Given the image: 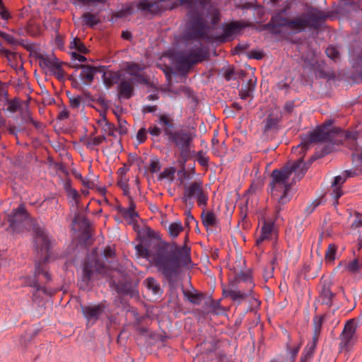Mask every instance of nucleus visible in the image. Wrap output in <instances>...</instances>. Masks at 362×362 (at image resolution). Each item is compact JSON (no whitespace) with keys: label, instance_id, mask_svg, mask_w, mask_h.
<instances>
[{"label":"nucleus","instance_id":"nucleus-52","mask_svg":"<svg viewBox=\"0 0 362 362\" xmlns=\"http://www.w3.org/2000/svg\"><path fill=\"white\" fill-rule=\"evenodd\" d=\"M197 160L201 165L206 166L208 165L209 158H208V157L205 156V155L202 151H199L197 153Z\"/></svg>","mask_w":362,"mask_h":362},{"label":"nucleus","instance_id":"nucleus-21","mask_svg":"<svg viewBox=\"0 0 362 362\" xmlns=\"http://www.w3.org/2000/svg\"><path fill=\"white\" fill-rule=\"evenodd\" d=\"M202 222L203 225L207 228L216 226L218 223V218L215 213L212 211L203 210L202 215Z\"/></svg>","mask_w":362,"mask_h":362},{"label":"nucleus","instance_id":"nucleus-33","mask_svg":"<svg viewBox=\"0 0 362 362\" xmlns=\"http://www.w3.org/2000/svg\"><path fill=\"white\" fill-rule=\"evenodd\" d=\"M106 140L105 136H90L86 141V146L89 149H93L95 146H98Z\"/></svg>","mask_w":362,"mask_h":362},{"label":"nucleus","instance_id":"nucleus-4","mask_svg":"<svg viewBox=\"0 0 362 362\" xmlns=\"http://www.w3.org/2000/svg\"><path fill=\"white\" fill-rule=\"evenodd\" d=\"M312 160L306 163L301 156L296 160L287 163L281 168L272 171L268 190L272 197L277 199V213L291 199L292 194L290 192L292 186L303 178Z\"/></svg>","mask_w":362,"mask_h":362},{"label":"nucleus","instance_id":"nucleus-9","mask_svg":"<svg viewBox=\"0 0 362 362\" xmlns=\"http://www.w3.org/2000/svg\"><path fill=\"white\" fill-rule=\"evenodd\" d=\"M103 271L104 264L102 262L94 257H88L83 267L81 287L89 286L94 274H101Z\"/></svg>","mask_w":362,"mask_h":362},{"label":"nucleus","instance_id":"nucleus-45","mask_svg":"<svg viewBox=\"0 0 362 362\" xmlns=\"http://www.w3.org/2000/svg\"><path fill=\"white\" fill-rule=\"evenodd\" d=\"M127 124L125 119L118 118V127L116 128V132H118L120 135H125L128 132Z\"/></svg>","mask_w":362,"mask_h":362},{"label":"nucleus","instance_id":"nucleus-61","mask_svg":"<svg viewBox=\"0 0 362 362\" xmlns=\"http://www.w3.org/2000/svg\"><path fill=\"white\" fill-rule=\"evenodd\" d=\"M178 175L180 177V180L182 182L183 179L189 180L191 178L190 175L183 168L181 170H179Z\"/></svg>","mask_w":362,"mask_h":362},{"label":"nucleus","instance_id":"nucleus-19","mask_svg":"<svg viewBox=\"0 0 362 362\" xmlns=\"http://www.w3.org/2000/svg\"><path fill=\"white\" fill-rule=\"evenodd\" d=\"M245 25L240 22H231L223 27V33L221 37L222 41H226L232 37L237 32L244 28Z\"/></svg>","mask_w":362,"mask_h":362},{"label":"nucleus","instance_id":"nucleus-63","mask_svg":"<svg viewBox=\"0 0 362 362\" xmlns=\"http://www.w3.org/2000/svg\"><path fill=\"white\" fill-rule=\"evenodd\" d=\"M71 57L74 59H77L80 62H84L87 60L84 56L79 54L76 52H73L71 53Z\"/></svg>","mask_w":362,"mask_h":362},{"label":"nucleus","instance_id":"nucleus-15","mask_svg":"<svg viewBox=\"0 0 362 362\" xmlns=\"http://www.w3.org/2000/svg\"><path fill=\"white\" fill-rule=\"evenodd\" d=\"M204 191L203 183L200 180H197L189 185L184 186V194L182 199V202L187 203L189 199L196 198L201 192Z\"/></svg>","mask_w":362,"mask_h":362},{"label":"nucleus","instance_id":"nucleus-31","mask_svg":"<svg viewBox=\"0 0 362 362\" xmlns=\"http://www.w3.org/2000/svg\"><path fill=\"white\" fill-rule=\"evenodd\" d=\"M99 124L102 127V131L104 133H107L111 136H115L116 127L114 124L110 123L105 117H103L100 120L98 121Z\"/></svg>","mask_w":362,"mask_h":362},{"label":"nucleus","instance_id":"nucleus-37","mask_svg":"<svg viewBox=\"0 0 362 362\" xmlns=\"http://www.w3.org/2000/svg\"><path fill=\"white\" fill-rule=\"evenodd\" d=\"M82 17L83 18L84 24L91 28L99 23V19L97 15L90 12L85 13Z\"/></svg>","mask_w":362,"mask_h":362},{"label":"nucleus","instance_id":"nucleus-26","mask_svg":"<svg viewBox=\"0 0 362 362\" xmlns=\"http://www.w3.org/2000/svg\"><path fill=\"white\" fill-rule=\"evenodd\" d=\"M273 231V226L270 223H264L261 228L260 235L256 239V245L259 246L264 240H269Z\"/></svg>","mask_w":362,"mask_h":362},{"label":"nucleus","instance_id":"nucleus-54","mask_svg":"<svg viewBox=\"0 0 362 362\" xmlns=\"http://www.w3.org/2000/svg\"><path fill=\"white\" fill-rule=\"evenodd\" d=\"M74 222L81 223L82 224V226H83L85 228H88L90 226L89 221L85 216H76L74 218Z\"/></svg>","mask_w":362,"mask_h":362},{"label":"nucleus","instance_id":"nucleus-2","mask_svg":"<svg viewBox=\"0 0 362 362\" xmlns=\"http://www.w3.org/2000/svg\"><path fill=\"white\" fill-rule=\"evenodd\" d=\"M331 120L326 122L322 126L310 132L303 139L302 142L296 147L293 148L294 153H304L309 148L310 144L319 142H329L332 144H339L346 142L348 148L354 151L352 153L354 170L344 172L346 179L358 175H362V132H344L340 128L333 127Z\"/></svg>","mask_w":362,"mask_h":362},{"label":"nucleus","instance_id":"nucleus-39","mask_svg":"<svg viewBox=\"0 0 362 362\" xmlns=\"http://www.w3.org/2000/svg\"><path fill=\"white\" fill-rule=\"evenodd\" d=\"M70 49H74L77 50L80 53L86 54L88 52V49L86 48L85 45L81 41V40L78 37H75L70 42Z\"/></svg>","mask_w":362,"mask_h":362},{"label":"nucleus","instance_id":"nucleus-56","mask_svg":"<svg viewBox=\"0 0 362 362\" xmlns=\"http://www.w3.org/2000/svg\"><path fill=\"white\" fill-rule=\"evenodd\" d=\"M321 204V201L319 199L314 200L305 209L308 214H311L316 207Z\"/></svg>","mask_w":362,"mask_h":362},{"label":"nucleus","instance_id":"nucleus-27","mask_svg":"<svg viewBox=\"0 0 362 362\" xmlns=\"http://www.w3.org/2000/svg\"><path fill=\"white\" fill-rule=\"evenodd\" d=\"M301 344H296L295 346H291L290 344V340L287 341L286 344V356L287 362H294L296 356L298 354V352L300 349Z\"/></svg>","mask_w":362,"mask_h":362},{"label":"nucleus","instance_id":"nucleus-53","mask_svg":"<svg viewBox=\"0 0 362 362\" xmlns=\"http://www.w3.org/2000/svg\"><path fill=\"white\" fill-rule=\"evenodd\" d=\"M323 317H315L313 319L314 332L320 333Z\"/></svg>","mask_w":362,"mask_h":362},{"label":"nucleus","instance_id":"nucleus-16","mask_svg":"<svg viewBox=\"0 0 362 362\" xmlns=\"http://www.w3.org/2000/svg\"><path fill=\"white\" fill-rule=\"evenodd\" d=\"M143 69L141 65L134 62H128L125 67L126 71L132 76L134 81L139 84H147L148 79L141 73Z\"/></svg>","mask_w":362,"mask_h":362},{"label":"nucleus","instance_id":"nucleus-22","mask_svg":"<svg viewBox=\"0 0 362 362\" xmlns=\"http://www.w3.org/2000/svg\"><path fill=\"white\" fill-rule=\"evenodd\" d=\"M103 76L102 78L104 84L107 87L110 88L112 86L117 84L120 82V74L119 72L112 71L110 70H107L105 71H103Z\"/></svg>","mask_w":362,"mask_h":362},{"label":"nucleus","instance_id":"nucleus-38","mask_svg":"<svg viewBox=\"0 0 362 362\" xmlns=\"http://www.w3.org/2000/svg\"><path fill=\"white\" fill-rule=\"evenodd\" d=\"M183 230V227L180 221L171 223L168 226V233L173 238L178 236L180 233Z\"/></svg>","mask_w":362,"mask_h":362},{"label":"nucleus","instance_id":"nucleus-13","mask_svg":"<svg viewBox=\"0 0 362 362\" xmlns=\"http://www.w3.org/2000/svg\"><path fill=\"white\" fill-rule=\"evenodd\" d=\"M81 312L88 323L94 324L103 313L105 306L98 305H81Z\"/></svg>","mask_w":362,"mask_h":362},{"label":"nucleus","instance_id":"nucleus-12","mask_svg":"<svg viewBox=\"0 0 362 362\" xmlns=\"http://www.w3.org/2000/svg\"><path fill=\"white\" fill-rule=\"evenodd\" d=\"M205 25L202 18L194 14L190 20V26L187 35L191 39H202L206 35Z\"/></svg>","mask_w":362,"mask_h":362},{"label":"nucleus","instance_id":"nucleus-29","mask_svg":"<svg viewBox=\"0 0 362 362\" xmlns=\"http://www.w3.org/2000/svg\"><path fill=\"white\" fill-rule=\"evenodd\" d=\"M235 281L237 283H247L249 284L248 288H250L251 290L254 286V284L252 282V276L250 271H240V272L236 273L235 275Z\"/></svg>","mask_w":362,"mask_h":362},{"label":"nucleus","instance_id":"nucleus-40","mask_svg":"<svg viewBox=\"0 0 362 362\" xmlns=\"http://www.w3.org/2000/svg\"><path fill=\"white\" fill-rule=\"evenodd\" d=\"M184 294L188 300L194 305H199L203 299V295L202 293H194L191 291H185Z\"/></svg>","mask_w":362,"mask_h":362},{"label":"nucleus","instance_id":"nucleus-57","mask_svg":"<svg viewBox=\"0 0 362 362\" xmlns=\"http://www.w3.org/2000/svg\"><path fill=\"white\" fill-rule=\"evenodd\" d=\"M1 35H2L3 38L4 39V40L10 45H14L18 43V41L16 40V39L13 36L9 34L3 33Z\"/></svg>","mask_w":362,"mask_h":362},{"label":"nucleus","instance_id":"nucleus-18","mask_svg":"<svg viewBox=\"0 0 362 362\" xmlns=\"http://www.w3.org/2000/svg\"><path fill=\"white\" fill-rule=\"evenodd\" d=\"M136 204L132 197H129V206L124 208L122 206L117 207V211L122 216L124 219L134 221L139 216L137 212L135 211Z\"/></svg>","mask_w":362,"mask_h":362},{"label":"nucleus","instance_id":"nucleus-32","mask_svg":"<svg viewBox=\"0 0 362 362\" xmlns=\"http://www.w3.org/2000/svg\"><path fill=\"white\" fill-rule=\"evenodd\" d=\"M5 105L7 106L6 110L11 113L16 112L21 107V100L17 98L12 100L7 98Z\"/></svg>","mask_w":362,"mask_h":362},{"label":"nucleus","instance_id":"nucleus-44","mask_svg":"<svg viewBox=\"0 0 362 362\" xmlns=\"http://www.w3.org/2000/svg\"><path fill=\"white\" fill-rule=\"evenodd\" d=\"M336 250L337 248L334 245H329L325 254V259L330 262L334 260L336 257Z\"/></svg>","mask_w":362,"mask_h":362},{"label":"nucleus","instance_id":"nucleus-14","mask_svg":"<svg viewBox=\"0 0 362 362\" xmlns=\"http://www.w3.org/2000/svg\"><path fill=\"white\" fill-rule=\"evenodd\" d=\"M76 69H82L80 74V78L85 85H90L94 79V76L98 72H102V67L93 66L89 64H79L75 66Z\"/></svg>","mask_w":362,"mask_h":362},{"label":"nucleus","instance_id":"nucleus-51","mask_svg":"<svg viewBox=\"0 0 362 362\" xmlns=\"http://www.w3.org/2000/svg\"><path fill=\"white\" fill-rule=\"evenodd\" d=\"M175 173L174 168H165L160 175V179H170L173 180V175Z\"/></svg>","mask_w":362,"mask_h":362},{"label":"nucleus","instance_id":"nucleus-23","mask_svg":"<svg viewBox=\"0 0 362 362\" xmlns=\"http://www.w3.org/2000/svg\"><path fill=\"white\" fill-rule=\"evenodd\" d=\"M256 87V79L250 78L247 83L243 85L239 92V95L241 99L245 100L249 97H251L255 90Z\"/></svg>","mask_w":362,"mask_h":362},{"label":"nucleus","instance_id":"nucleus-1","mask_svg":"<svg viewBox=\"0 0 362 362\" xmlns=\"http://www.w3.org/2000/svg\"><path fill=\"white\" fill-rule=\"evenodd\" d=\"M135 249L140 256L148 259L170 284L175 281L180 268L191 262L190 248L175 243L169 244L150 240L136 245Z\"/></svg>","mask_w":362,"mask_h":362},{"label":"nucleus","instance_id":"nucleus-60","mask_svg":"<svg viewBox=\"0 0 362 362\" xmlns=\"http://www.w3.org/2000/svg\"><path fill=\"white\" fill-rule=\"evenodd\" d=\"M82 184L88 189H93L95 187V183L87 177L82 179Z\"/></svg>","mask_w":362,"mask_h":362},{"label":"nucleus","instance_id":"nucleus-24","mask_svg":"<svg viewBox=\"0 0 362 362\" xmlns=\"http://www.w3.org/2000/svg\"><path fill=\"white\" fill-rule=\"evenodd\" d=\"M345 181L346 177H343L340 175L336 176L334 178V181L332 183V192L331 195L336 201H337V199H339L343 194L340 187Z\"/></svg>","mask_w":362,"mask_h":362},{"label":"nucleus","instance_id":"nucleus-62","mask_svg":"<svg viewBox=\"0 0 362 362\" xmlns=\"http://www.w3.org/2000/svg\"><path fill=\"white\" fill-rule=\"evenodd\" d=\"M284 109L286 112L291 113L294 109V103L293 101L286 102Z\"/></svg>","mask_w":362,"mask_h":362},{"label":"nucleus","instance_id":"nucleus-8","mask_svg":"<svg viewBox=\"0 0 362 362\" xmlns=\"http://www.w3.org/2000/svg\"><path fill=\"white\" fill-rule=\"evenodd\" d=\"M193 0H141L137 3V8L151 15L161 13L166 10H171L179 5H185L191 8Z\"/></svg>","mask_w":362,"mask_h":362},{"label":"nucleus","instance_id":"nucleus-43","mask_svg":"<svg viewBox=\"0 0 362 362\" xmlns=\"http://www.w3.org/2000/svg\"><path fill=\"white\" fill-rule=\"evenodd\" d=\"M20 115L22 124H31V123L33 122L34 119L32 117L30 111L28 108L25 110H21L20 112Z\"/></svg>","mask_w":362,"mask_h":362},{"label":"nucleus","instance_id":"nucleus-36","mask_svg":"<svg viewBox=\"0 0 362 362\" xmlns=\"http://www.w3.org/2000/svg\"><path fill=\"white\" fill-rule=\"evenodd\" d=\"M347 271L352 274L360 272L362 270V260L354 259L350 261L346 266Z\"/></svg>","mask_w":362,"mask_h":362},{"label":"nucleus","instance_id":"nucleus-58","mask_svg":"<svg viewBox=\"0 0 362 362\" xmlns=\"http://www.w3.org/2000/svg\"><path fill=\"white\" fill-rule=\"evenodd\" d=\"M0 15L4 20H8L10 18V13L4 7L2 2L0 3Z\"/></svg>","mask_w":362,"mask_h":362},{"label":"nucleus","instance_id":"nucleus-25","mask_svg":"<svg viewBox=\"0 0 362 362\" xmlns=\"http://www.w3.org/2000/svg\"><path fill=\"white\" fill-rule=\"evenodd\" d=\"M64 189L68 198L71 199L72 205H75L77 209L80 208L81 195L78 194V191L72 188L69 182L64 184Z\"/></svg>","mask_w":362,"mask_h":362},{"label":"nucleus","instance_id":"nucleus-34","mask_svg":"<svg viewBox=\"0 0 362 362\" xmlns=\"http://www.w3.org/2000/svg\"><path fill=\"white\" fill-rule=\"evenodd\" d=\"M279 124V119L276 117H273L272 116H268L264 120V132H269L273 129H276L277 128Z\"/></svg>","mask_w":362,"mask_h":362},{"label":"nucleus","instance_id":"nucleus-59","mask_svg":"<svg viewBox=\"0 0 362 362\" xmlns=\"http://www.w3.org/2000/svg\"><path fill=\"white\" fill-rule=\"evenodd\" d=\"M160 163L158 160H152L150 165V171L152 173H154L159 170L160 169Z\"/></svg>","mask_w":362,"mask_h":362},{"label":"nucleus","instance_id":"nucleus-5","mask_svg":"<svg viewBox=\"0 0 362 362\" xmlns=\"http://www.w3.org/2000/svg\"><path fill=\"white\" fill-rule=\"evenodd\" d=\"M157 125L150 127L148 130L141 127L136 134L139 144L144 143L148 132L153 136H159L163 133L168 142L178 148L180 157L187 161L191 156L194 134L185 129H177L174 119L169 114H160L156 120Z\"/></svg>","mask_w":362,"mask_h":362},{"label":"nucleus","instance_id":"nucleus-49","mask_svg":"<svg viewBox=\"0 0 362 362\" xmlns=\"http://www.w3.org/2000/svg\"><path fill=\"white\" fill-rule=\"evenodd\" d=\"M0 54L6 57L9 61L14 60L16 57V54L15 52L6 49L2 45H0Z\"/></svg>","mask_w":362,"mask_h":362},{"label":"nucleus","instance_id":"nucleus-7","mask_svg":"<svg viewBox=\"0 0 362 362\" xmlns=\"http://www.w3.org/2000/svg\"><path fill=\"white\" fill-rule=\"evenodd\" d=\"M208 57L207 50L199 43L198 46L180 53L175 58V65L178 71L187 73L193 65L203 62Z\"/></svg>","mask_w":362,"mask_h":362},{"label":"nucleus","instance_id":"nucleus-6","mask_svg":"<svg viewBox=\"0 0 362 362\" xmlns=\"http://www.w3.org/2000/svg\"><path fill=\"white\" fill-rule=\"evenodd\" d=\"M33 230L35 233L34 241L36 250L37 252L41 253V256L43 257L44 259L43 261H40L35 264V278L42 275L47 281H49L51 279L50 275L47 271L45 262L48 257L47 253L51 247V240L44 228L35 226ZM29 286L35 288L37 291H42L44 293L48 294L47 289L44 286H42L36 279H34L29 284Z\"/></svg>","mask_w":362,"mask_h":362},{"label":"nucleus","instance_id":"nucleus-11","mask_svg":"<svg viewBox=\"0 0 362 362\" xmlns=\"http://www.w3.org/2000/svg\"><path fill=\"white\" fill-rule=\"evenodd\" d=\"M319 300L322 305L331 308L334 305L336 294L331 290L332 281L329 278L322 277L320 283Z\"/></svg>","mask_w":362,"mask_h":362},{"label":"nucleus","instance_id":"nucleus-47","mask_svg":"<svg viewBox=\"0 0 362 362\" xmlns=\"http://www.w3.org/2000/svg\"><path fill=\"white\" fill-rule=\"evenodd\" d=\"M196 199H197V202L198 206H202V207L206 206L207 202H208V195L204 191H202V192H201V194H199L196 197Z\"/></svg>","mask_w":362,"mask_h":362},{"label":"nucleus","instance_id":"nucleus-20","mask_svg":"<svg viewBox=\"0 0 362 362\" xmlns=\"http://www.w3.org/2000/svg\"><path fill=\"white\" fill-rule=\"evenodd\" d=\"M40 66L43 69H49L50 71L54 69L58 64V59L53 54H40L38 56Z\"/></svg>","mask_w":362,"mask_h":362},{"label":"nucleus","instance_id":"nucleus-35","mask_svg":"<svg viewBox=\"0 0 362 362\" xmlns=\"http://www.w3.org/2000/svg\"><path fill=\"white\" fill-rule=\"evenodd\" d=\"M352 66L360 78H362V50L352 58Z\"/></svg>","mask_w":362,"mask_h":362},{"label":"nucleus","instance_id":"nucleus-10","mask_svg":"<svg viewBox=\"0 0 362 362\" xmlns=\"http://www.w3.org/2000/svg\"><path fill=\"white\" fill-rule=\"evenodd\" d=\"M8 221L10 227L16 232H21L29 222L28 214L23 206H19L8 215Z\"/></svg>","mask_w":362,"mask_h":362},{"label":"nucleus","instance_id":"nucleus-3","mask_svg":"<svg viewBox=\"0 0 362 362\" xmlns=\"http://www.w3.org/2000/svg\"><path fill=\"white\" fill-rule=\"evenodd\" d=\"M267 5L274 14L265 27L275 34L281 33L284 29L299 33L308 28H317L326 17L322 11L313 8L291 19L287 14L293 5L291 0H268Z\"/></svg>","mask_w":362,"mask_h":362},{"label":"nucleus","instance_id":"nucleus-50","mask_svg":"<svg viewBox=\"0 0 362 362\" xmlns=\"http://www.w3.org/2000/svg\"><path fill=\"white\" fill-rule=\"evenodd\" d=\"M0 54L6 57L9 61L14 60L16 57V54L15 52L6 49L2 45H0Z\"/></svg>","mask_w":362,"mask_h":362},{"label":"nucleus","instance_id":"nucleus-55","mask_svg":"<svg viewBox=\"0 0 362 362\" xmlns=\"http://www.w3.org/2000/svg\"><path fill=\"white\" fill-rule=\"evenodd\" d=\"M70 105L72 108H78L81 105V98L80 96L70 98Z\"/></svg>","mask_w":362,"mask_h":362},{"label":"nucleus","instance_id":"nucleus-28","mask_svg":"<svg viewBox=\"0 0 362 362\" xmlns=\"http://www.w3.org/2000/svg\"><path fill=\"white\" fill-rule=\"evenodd\" d=\"M356 331V325L354 320H349L346 322L344 326L342 337L343 340H344L345 344H347L351 339L354 332Z\"/></svg>","mask_w":362,"mask_h":362},{"label":"nucleus","instance_id":"nucleus-41","mask_svg":"<svg viewBox=\"0 0 362 362\" xmlns=\"http://www.w3.org/2000/svg\"><path fill=\"white\" fill-rule=\"evenodd\" d=\"M316 345L315 342H309L304 349L301 357L309 361L313 355Z\"/></svg>","mask_w":362,"mask_h":362},{"label":"nucleus","instance_id":"nucleus-46","mask_svg":"<svg viewBox=\"0 0 362 362\" xmlns=\"http://www.w3.org/2000/svg\"><path fill=\"white\" fill-rule=\"evenodd\" d=\"M325 52H326L327 56L329 58L332 59V60H337L339 57V52L335 47H334L332 46H329L326 49Z\"/></svg>","mask_w":362,"mask_h":362},{"label":"nucleus","instance_id":"nucleus-64","mask_svg":"<svg viewBox=\"0 0 362 362\" xmlns=\"http://www.w3.org/2000/svg\"><path fill=\"white\" fill-rule=\"evenodd\" d=\"M31 124H33V127L39 132H42L44 129V124L39 121L33 119V122L31 123Z\"/></svg>","mask_w":362,"mask_h":362},{"label":"nucleus","instance_id":"nucleus-42","mask_svg":"<svg viewBox=\"0 0 362 362\" xmlns=\"http://www.w3.org/2000/svg\"><path fill=\"white\" fill-rule=\"evenodd\" d=\"M146 286L149 290H151L153 293V294L156 295L158 294L160 288L158 284L156 282V279L152 277H148L146 279Z\"/></svg>","mask_w":362,"mask_h":362},{"label":"nucleus","instance_id":"nucleus-30","mask_svg":"<svg viewBox=\"0 0 362 362\" xmlns=\"http://www.w3.org/2000/svg\"><path fill=\"white\" fill-rule=\"evenodd\" d=\"M252 293V290L248 288L247 291L242 292L238 290H229L228 291V296L234 301H242L247 296L250 295Z\"/></svg>","mask_w":362,"mask_h":362},{"label":"nucleus","instance_id":"nucleus-48","mask_svg":"<svg viewBox=\"0 0 362 362\" xmlns=\"http://www.w3.org/2000/svg\"><path fill=\"white\" fill-rule=\"evenodd\" d=\"M53 74L56 76V78L59 81H64V72L61 67L60 63L58 64L54 69L51 70Z\"/></svg>","mask_w":362,"mask_h":362},{"label":"nucleus","instance_id":"nucleus-17","mask_svg":"<svg viewBox=\"0 0 362 362\" xmlns=\"http://www.w3.org/2000/svg\"><path fill=\"white\" fill-rule=\"evenodd\" d=\"M136 83L133 78H122L119 83L117 90L120 98L128 100L134 95V84Z\"/></svg>","mask_w":362,"mask_h":362}]
</instances>
